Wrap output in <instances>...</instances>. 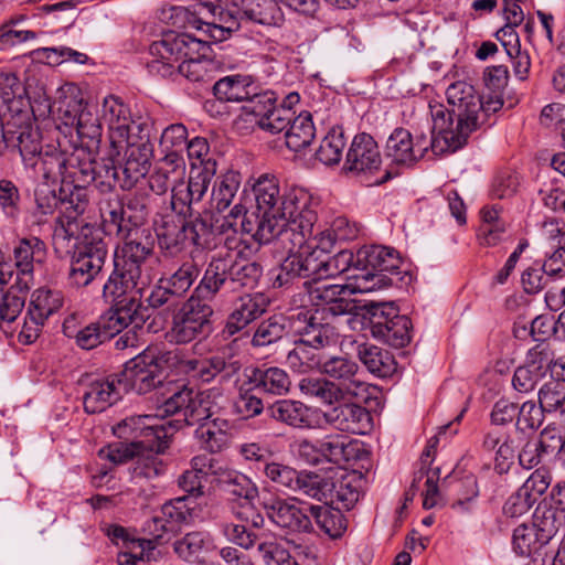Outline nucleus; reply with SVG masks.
<instances>
[{"instance_id": "36", "label": "nucleus", "mask_w": 565, "mask_h": 565, "mask_svg": "<svg viewBox=\"0 0 565 565\" xmlns=\"http://www.w3.org/2000/svg\"><path fill=\"white\" fill-rule=\"evenodd\" d=\"M266 414L277 423L292 428H310L312 426L311 409L300 401L277 399L267 405Z\"/></svg>"}, {"instance_id": "51", "label": "nucleus", "mask_w": 565, "mask_h": 565, "mask_svg": "<svg viewBox=\"0 0 565 565\" xmlns=\"http://www.w3.org/2000/svg\"><path fill=\"white\" fill-rule=\"evenodd\" d=\"M290 244L295 246L296 253H298L305 281H313L316 285L323 279H328L326 252L322 248H312L307 245V241L300 246L295 245L294 242H290Z\"/></svg>"}, {"instance_id": "35", "label": "nucleus", "mask_w": 565, "mask_h": 565, "mask_svg": "<svg viewBox=\"0 0 565 565\" xmlns=\"http://www.w3.org/2000/svg\"><path fill=\"white\" fill-rule=\"evenodd\" d=\"M102 226L107 234L128 235L130 227L124 205V196L119 193L103 194L98 201Z\"/></svg>"}, {"instance_id": "16", "label": "nucleus", "mask_w": 565, "mask_h": 565, "mask_svg": "<svg viewBox=\"0 0 565 565\" xmlns=\"http://www.w3.org/2000/svg\"><path fill=\"white\" fill-rule=\"evenodd\" d=\"M309 299L316 309L323 311L324 316L335 319L341 316L352 315L356 309L355 300L349 297L347 285L338 284H313L303 281Z\"/></svg>"}, {"instance_id": "47", "label": "nucleus", "mask_w": 565, "mask_h": 565, "mask_svg": "<svg viewBox=\"0 0 565 565\" xmlns=\"http://www.w3.org/2000/svg\"><path fill=\"white\" fill-rule=\"evenodd\" d=\"M302 265L295 246L288 248L287 255L281 262L269 270V280L274 289H289L305 279Z\"/></svg>"}, {"instance_id": "19", "label": "nucleus", "mask_w": 565, "mask_h": 565, "mask_svg": "<svg viewBox=\"0 0 565 565\" xmlns=\"http://www.w3.org/2000/svg\"><path fill=\"white\" fill-rule=\"evenodd\" d=\"M268 306L269 299L263 292L245 294L238 297L226 318L222 337L227 340L237 335L259 319L267 311Z\"/></svg>"}, {"instance_id": "42", "label": "nucleus", "mask_w": 565, "mask_h": 565, "mask_svg": "<svg viewBox=\"0 0 565 565\" xmlns=\"http://www.w3.org/2000/svg\"><path fill=\"white\" fill-rule=\"evenodd\" d=\"M310 510L315 529L317 526L320 532L332 540L343 536L348 529V519L340 509L328 502H323L321 505L312 504Z\"/></svg>"}, {"instance_id": "48", "label": "nucleus", "mask_w": 565, "mask_h": 565, "mask_svg": "<svg viewBox=\"0 0 565 565\" xmlns=\"http://www.w3.org/2000/svg\"><path fill=\"white\" fill-rule=\"evenodd\" d=\"M94 162L95 159L83 149L73 150L68 153L62 183L88 188L94 180Z\"/></svg>"}, {"instance_id": "24", "label": "nucleus", "mask_w": 565, "mask_h": 565, "mask_svg": "<svg viewBox=\"0 0 565 565\" xmlns=\"http://www.w3.org/2000/svg\"><path fill=\"white\" fill-rule=\"evenodd\" d=\"M194 502L189 497H178L168 500L160 508V515L152 516L145 523V531L168 533L178 530L182 524H189L194 516Z\"/></svg>"}, {"instance_id": "52", "label": "nucleus", "mask_w": 565, "mask_h": 565, "mask_svg": "<svg viewBox=\"0 0 565 565\" xmlns=\"http://www.w3.org/2000/svg\"><path fill=\"white\" fill-rule=\"evenodd\" d=\"M160 391L163 401L158 409L163 416H172L180 412H183L184 415L185 411L191 406L194 392L185 384L168 381Z\"/></svg>"}, {"instance_id": "33", "label": "nucleus", "mask_w": 565, "mask_h": 565, "mask_svg": "<svg viewBox=\"0 0 565 565\" xmlns=\"http://www.w3.org/2000/svg\"><path fill=\"white\" fill-rule=\"evenodd\" d=\"M258 85L252 75L233 74L217 79L212 87L213 95L222 103H246L255 96Z\"/></svg>"}, {"instance_id": "55", "label": "nucleus", "mask_w": 565, "mask_h": 565, "mask_svg": "<svg viewBox=\"0 0 565 565\" xmlns=\"http://www.w3.org/2000/svg\"><path fill=\"white\" fill-rule=\"evenodd\" d=\"M61 209L65 217L70 221H76L89 207L90 194L86 186L75 184H63L60 188Z\"/></svg>"}, {"instance_id": "34", "label": "nucleus", "mask_w": 565, "mask_h": 565, "mask_svg": "<svg viewBox=\"0 0 565 565\" xmlns=\"http://www.w3.org/2000/svg\"><path fill=\"white\" fill-rule=\"evenodd\" d=\"M245 377L262 393L285 395L289 393L291 380L288 373L278 366H253L246 369Z\"/></svg>"}, {"instance_id": "23", "label": "nucleus", "mask_w": 565, "mask_h": 565, "mask_svg": "<svg viewBox=\"0 0 565 565\" xmlns=\"http://www.w3.org/2000/svg\"><path fill=\"white\" fill-rule=\"evenodd\" d=\"M221 483L233 503L235 516L248 521L246 510H253V502L258 497L257 486L246 475L233 470L222 475Z\"/></svg>"}, {"instance_id": "1", "label": "nucleus", "mask_w": 565, "mask_h": 565, "mask_svg": "<svg viewBox=\"0 0 565 565\" xmlns=\"http://www.w3.org/2000/svg\"><path fill=\"white\" fill-rule=\"evenodd\" d=\"M152 56L181 61V76L194 83H210L222 63L215 58L211 43L188 32L164 31L161 38L149 46Z\"/></svg>"}, {"instance_id": "31", "label": "nucleus", "mask_w": 565, "mask_h": 565, "mask_svg": "<svg viewBox=\"0 0 565 565\" xmlns=\"http://www.w3.org/2000/svg\"><path fill=\"white\" fill-rule=\"evenodd\" d=\"M322 374L339 382L345 394L358 396L360 391H365V384L356 380L359 365L347 356H331L321 362Z\"/></svg>"}, {"instance_id": "29", "label": "nucleus", "mask_w": 565, "mask_h": 565, "mask_svg": "<svg viewBox=\"0 0 565 565\" xmlns=\"http://www.w3.org/2000/svg\"><path fill=\"white\" fill-rule=\"evenodd\" d=\"M264 475L278 487L301 492L310 497L311 490L315 488L316 472L301 470L285 465L282 462L270 461L263 467Z\"/></svg>"}, {"instance_id": "59", "label": "nucleus", "mask_w": 565, "mask_h": 565, "mask_svg": "<svg viewBox=\"0 0 565 565\" xmlns=\"http://www.w3.org/2000/svg\"><path fill=\"white\" fill-rule=\"evenodd\" d=\"M63 305L64 295L61 290L41 287L32 292L28 309L46 321Z\"/></svg>"}, {"instance_id": "13", "label": "nucleus", "mask_w": 565, "mask_h": 565, "mask_svg": "<svg viewBox=\"0 0 565 565\" xmlns=\"http://www.w3.org/2000/svg\"><path fill=\"white\" fill-rule=\"evenodd\" d=\"M358 482V479L349 473L335 478L316 472L315 488L310 492V498L328 502L341 511H349L360 499Z\"/></svg>"}, {"instance_id": "25", "label": "nucleus", "mask_w": 565, "mask_h": 565, "mask_svg": "<svg viewBox=\"0 0 565 565\" xmlns=\"http://www.w3.org/2000/svg\"><path fill=\"white\" fill-rule=\"evenodd\" d=\"M126 159L121 167L122 180L120 189L130 191L137 182L148 173L153 157V143L143 141H127Z\"/></svg>"}, {"instance_id": "50", "label": "nucleus", "mask_w": 565, "mask_h": 565, "mask_svg": "<svg viewBox=\"0 0 565 565\" xmlns=\"http://www.w3.org/2000/svg\"><path fill=\"white\" fill-rule=\"evenodd\" d=\"M190 466L191 468L183 471L178 478V486L188 493L189 499H196L204 495L203 482L206 481L209 476L205 468H212V460L204 456H195L191 459Z\"/></svg>"}, {"instance_id": "22", "label": "nucleus", "mask_w": 565, "mask_h": 565, "mask_svg": "<svg viewBox=\"0 0 565 565\" xmlns=\"http://www.w3.org/2000/svg\"><path fill=\"white\" fill-rule=\"evenodd\" d=\"M297 321L305 326L297 329L302 342L308 343L315 349H320L334 344L338 341L339 332L333 324V320L329 316H324L323 311H300L296 316Z\"/></svg>"}, {"instance_id": "39", "label": "nucleus", "mask_w": 565, "mask_h": 565, "mask_svg": "<svg viewBox=\"0 0 565 565\" xmlns=\"http://www.w3.org/2000/svg\"><path fill=\"white\" fill-rule=\"evenodd\" d=\"M241 230L245 234H250L253 239L259 244L270 243L275 238L280 239L281 234V225H278L275 214L267 216L257 207L245 213L241 221Z\"/></svg>"}, {"instance_id": "62", "label": "nucleus", "mask_w": 565, "mask_h": 565, "mask_svg": "<svg viewBox=\"0 0 565 565\" xmlns=\"http://www.w3.org/2000/svg\"><path fill=\"white\" fill-rule=\"evenodd\" d=\"M181 218L189 245L202 249L210 247L213 234L212 222L200 212Z\"/></svg>"}, {"instance_id": "5", "label": "nucleus", "mask_w": 565, "mask_h": 565, "mask_svg": "<svg viewBox=\"0 0 565 565\" xmlns=\"http://www.w3.org/2000/svg\"><path fill=\"white\" fill-rule=\"evenodd\" d=\"M363 324L373 338L394 348H404L412 340V320L398 313L392 302H369L363 307Z\"/></svg>"}, {"instance_id": "45", "label": "nucleus", "mask_w": 565, "mask_h": 565, "mask_svg": "<svg viewBox=\"0 0 565 565\" xmlns=\"http://www.w3.org/2000/svg\"><path fill=\"white\" fill-rule=\"evenodd\" d=\"M295 316L275 313L263 320L256 328L250 344L254 348L267 347L287 337L292 328Z\"/></svg>"}, {"instance_id": "28", "label": "nucleus", "mask_w": 565, "mask_h": 565, "mask_svg": "<svg viewBox=\"0 0 565 565\" xmlns=\"http://www.w3.org/2000/svg\"><path fill=\"white\" fill-rule=\"evenodd\" d=\"M228 289L226 259L213 257L205 266L198 285L192 289V297L213 305L222 291Z\"/></svg>"}, {"instance_id": "7", "label": "nucleus", "mask_w": 565, "mask_h": 565, "mask_svg": "<svg viewBox=\"0 0 565 565\" xmlns=\"http://www.w3.org/2000/svg\"><path fill=\"white\" fill-rule=\"evenodd\" d=\"M214 307L189 296L180 309L173 313L171 338L177 344H188L204 340L214 331Z\"/></svg>"}, {"instance_id": "53", "label": "nucleus", "mask_w": 565, "mask_h": 565, "mask_svg": "<svg viewBox=\"0 0 565 565\" xmlns=\"http://www.w3.org/2000/svg\"><path fill=\"white\" fill-rule=\"evenodd\" d=\"M253 191L258 211H263L267 216L278 213L276 207L281 200L282 192L276 175L262 174L253 184Z\"/></svg>"}, {"instance_id": "2", "label": "nucleus", "mask_w": 565, "mask_h": 565, "mask_svg": "<svg viewBox=\"0 0 565 565\" xmlns=\"http://www.w3.org/2000/svg\"><path fill=\"white\" fill-rule=\"evenodd\" d=\"M358 273L348 275L360 291L386 287L404 288L412 284L413 275L404 268L399 253L388 246H363L356 252Z\"/></svg>"}, {"instance_id": "56", "label": "nucleus", "mask_w": 565, "mask_h": 565, "mask_svg": "<svg viewBox=\"0 0 565 565\" xmlns=\"http://www.w3.org/2000/svg\"><path fill=\"white\" fill-rule=\"evenodd\" d=\"M222 4L220 0L200 1L191 8H179L175 11V19L183 22L184 28L203 30L205 22L216 21V14Z\"/></svg>"}, {"instance_id": "9", "label": "nucleus", "mask_w": 565, "mask_h": 565, "mask_svg": "<svg viewBox=\"0 0 565 565\" xmlns=\"http://www.w3.org/2000/svg\"><path fill=\"white\" fill-rule=\"evenodd\" d=\"M429 109L433 119L430 138L424 132L417 134L415 137L413 136V145L419 161L429 149L434 154L443 156L456 152L468 142L465 134L457 130L451 122L446 120L445 110L439 106V103L429 104Z\"/></svg>"}, {"instance_id": "4", "label": "nucleus", "mask_w": 565, "mask_h": 565, "mask_svg": "<svg viewBox=\"0 0 565 565\" xmlns=\"http://www.w3.org/2000/svg\"><path fill=\"white\" fill-rule=\"evenodd\" d=\"M174 358L170 351L159 355L148 348L125 363L122 371L117 374V384L121 386L122 393L134 391L142 395L161 390L166 383L162 364Z\"/></svg>"}, {"instance_id": "12", "label": "nucleus", "mask_w": 565, "mask_h": 565, "mask_svg": "<svg viewBox=\"0 0 565 565\" xmlns=\"http://www.w3.org/2000/svg\"><path fill=\"white\" fill-rule=\"evenodd\" d=\"M201 275V267L194 259L180 264L175 271L162 275L147 298L148 305L159 309L183 299Z\"/></svg>"}, {"instance_id": "41", "label": "nucleus", "mask_w": 565, "mask_h": 565, "mask_svg": "<svg viewBox=\"0 0 565 565\" xmlns=\"http://www.w3.org/2000/svg\"><path fill=\"white\" fill-rule=\"evenodd\" d=\"M241 19L259 24H276L281 18L278 0H231Z\"/></svg>"}, {"instance_id": "14", "label": "nucleus", "mask_w": 565, "mask_h": 565, "mask_svg": "<svg viewBox=\"0 0 565 565\" xmlns=\"http://www.w3.org/2000/svg\"><path fill=\"white\" fill-rule=\"evenodd\" d=\"M382 166V154L374 137L367 132L356 134L345 154L342 171L358 178L375 175Z\"/></svg>"}, {"instance_id": "10", "label": "nucleus", "mask_w": 565, "mask_h": 565, "mask_svg": "<svg viewBox=\"0 0 565 565\" xmlns=\"http://www.w3.org/2000/svg\"><path fill=\"white\" fill-rule=\"evenodd\" d=\"M107 255V244L103 239L79 243L70 258L67 287L79 290L93 284L100 276Z\"/></svg>"}, {"instance_id": "8", "label": "nucleus", "mask_w": 565, "mask_h": 565, "mask_svg": "<svg viewBox=\"0 0 565 565\" xmlns=\"http://www.w3.org/2000/svg\"><path fill=\"white\" fill-rule=\"evenodd\" d=\"M446 96L450 107L439 104L445 110L446 120L469 139L470 135L484 124L480 120V95L472 85L459 81L449 85Z\"/></svg>"}, {"instance_id": "11", "label": "nucleus", "mask_w": 565, "mask_h": 565, "mask_svg": "<svg viewBox=\"0 0 565 565\" xmlns=\"http://www.w3.org/2000/svg\"><path fill=\"white\" fill-rule=\"evenodd\" d=\"M268 520L278 529L291 534L316 533L311 521L312 503L279 497L264 498L260 502Z\"/></svg>"}, {"instance_id": "3", "label": "nucleus", "mask_w": 565, "mask_h": 565, "mask_svg": "<svg viewBox=\"0 0 565 565\" xmlns=\"http://www.w3.org/2000/svg\"><path fill=\"white\" fill-rule=\"evenodd\" d=\"M309 198L301 189H285L275 220L281 225L280 239L300 246L313 235L317 213L309 207Z\"/></svg>"}, {"instance_id": "37", "label": "nucleus", "mask_w": 565, "mask_h": 565, "mask_svg": "<svg viewBox=\"0 0 565 565\" xmlns=\"http://www.w3.org/2000/svg\"><path fill=\"white\" fill-rule=\"evenodd\" d=\"M534 514L557 532L565 526V480L551 487L537 503Z\"/></svg>"}, {"instance_id": "40", "label": "nucleus", "mask_w": 565, "mask_h": 565, "mask_svg": "<svg viewBox=\"0 0 565 565\" xmlns=\"http://www.w3.org/2000/svg\"><path fill=\"white\" fill-rule=\"evenodd\" d=\"M358 358L366 370L377 377H391L397 371L395 356L387 349L362 343L358 347Z\"/></svg>"}, {"instance_id": "17", "label": "nucleus", "mask_w": 565, "mask_h": 565, "mask_svg": "<svg viewBox=\"0 0 565 565\" xmlns=\"http://www.w3.org/2000/svg\"><path fill=\"white\" fill-rule=\"evenodd\" d=\"M124 244L114 255V264L141 278L142 267L154 252V239L149 228L135 230L119 236Z\"/></svg>"}, {"instance_id": "21", "label": "nucleus", "mask_w": 565, "mask_h": 565, "mask_svg": "<svg viewBox=\"0 0 565 565\" xmlns=\"http://www.w3.org/2000/svg\"><path fill=\"white\" fill-rule=\"evenodd\" d=\"M556 534L557 531L533 513L531 524L522 523L513 530V551L519 556H525L543 551Z\"/></svg>"}, {"instance_id": "60", "label": "nucleus", "mask_w": 565, "mask_h": 565, "mask_svg": "<svg viewBox=\"0 0 565 565\" xmlns=\"http://www.w3.org/2000/svg\"><path fill=\"white\" fill-rule=\"evenodd\" d=\"M241 174L236 171H227L214 183L211 195V206L217 212L225 211L239 188Z\"/></svg>"}, {"instance_id": "32", "label": "nucleus", "mask_w": 565, "mask_h": 565, "mask_svg": "<svg viewBox=\"0 0 565 565\" xmlns=\"http://www.w3.org/2000/svg\"><path fill=\"white\" fill-rule=\"evenodd\" d=\"M47 257V247L38 236L19 238L13 247V260L17 268L14 275L24 279L32 277L34 264L43 265Z\"/></svg>"}, {"instance_id": "15", "label": "nucleus", "mask_w": 565, "mask_h": 565, "mask_svg": "<svg viewBox=\"0 0 565 565\" xmlns=\"http://www.w3.org/2000/svg\"><path fill=\"white\" fill-rule=\"evenodd\" d=\"M384 153L391 163L372 184H384L399 175L402 169L413 168L419 162L413 145V135L404 127H397L392 131L386 140Z\"/></svg>"}, {"instance_id": "61", "label": "nucleus", "mask_w": 565, "mask_h": 565, "mask_svg": "<svg viewBox=\"0 0 565 565\" xmlns=\"http://www.w3.org/2000/svg\"><path fill=\"white\" fill-rule=\"evenodd\" d=\"M140 278L114 264V269L103 286L105 301H116L137 289Z\"/></svg>"}, {"instance_id": "58", "label": "nucleus", "mask_w": 565, "mask_h": 565, "mask_svg": "<svg viewBox=\"0 0 565 565\" xmlns=\"http://www.w3.org/2000/svg\"><path fill=\"white\" fill-rule=\"evenodd\" d=\"M345 146L347 139L343 128L341 126H333L322 138L315 157L326 166H335L340 163Z\"/></svg>"}, {"instance_id": "6", "label": "nucleus", "mask_w": 565, "mask_h": 565, "mask_svg": "<svg viewBox=\"0 0 565 565\" xmlns=\"http://www.w3.org/2000/svg\"><path fill=\"white\" fill-rule=\"evenodd\" d=\"M149 416L124 419L114 428L115 435L138 444V450L166 454L170 448L173 434L181 427V420H168L164 424H150Z\"/></svg>"}, {"instance_id": "38", "label": "nucleus", "mask_w": 565, "mask_h": 565, "mask_svg": "<svg viewBox=\"0 0 565 565\" xmlns=\"http://www.w3.org/2000/svg\"><path fill=\"white\" fill-rule=\"evenodd\" d=\"M172 547L175 555L182 561L190 564L205 565L204 557L212 547V537L205 531H191L175 540Z\"/></svg>"}, {"instance_id": "64", "label": "nucleus", "mask_w": 565, "mask_h": 565, "mask_svg": "<svg viewBox=\"0 0 565 565\" xmlns=\"http://www.w3.org/2000/svg\"><path fill=\"white\" fill-rule=\"evenodd\" d=\"M537 402L547 415L565 423V391L559 383H544L537 392Z\"/></svg>"}, {"instance_id": "18", "label": "nucleus", "mask_w": 565, "mask_h": 565, "mask_svg": "<svg viewBox=\"0 0 565 565\" xmlns=\"http://www.w3.org/2000/svg\"><path fill=\"white\" fill-rule=\"evenodd\" d=\"M29 284L14 275L11 266L0 262V321L13 322L25 306Z\"/></svg>"}, {"instance_id": "57", "label": "nucleus", "mask_w": 565, "mask_h": 565, "mask_svg": "<svg viewBox=\"0 0 565 565\" xmlns=\"http://www.w3.org/2000/svg\"><path fill=\"white\" fill-rule=\"evenodd\" d=\"M262 393L248 380L242 382L238 387V394L234 402V411L244 419L255 418L266 412L267 406L259 396Z\"/></svg>"}, {"instance_id": "44", "label": "nucleus", "mask_w": 565, "mask_h": 565, "mask_svg": "<svg viewBox=\"0 0 565 565\" xmlns=\"http://www.w3.org/2000/svg\"><path fill=\"white\" fill-rule=\"evenodd\" d=\"M228 289H254L263 277V266L258 262L246 259H226Z\"/></svg>"}, {"instance_id": "30", "label": "nucleus", "mask_w": 565, "mask_h": 565, "mask_svg": "<svg viewBox=\"0 0 565 565\" xmlns=\"http://www.w3.org/2000/svg\"><path fill=\"white\" fill-rule=\"evenodd\" d=\"M121 386L117 384V374L106 379H96L88 383L83 395V406L87 414L104 412L120 399Z\"/></svg>"}, {"instance_id": "46", "label": "nucleus", "mask_w": 565, "mask_h": 565, "mask_svg": "<svg viewBox=\"0 0 565 565\" xmlns=\"http://www.w3.org/2000/svg\"><path fill=\"white\" fill-rule=\"evenodd\" d=\"M186 365L204 383H210L217 375L230 379L239 370L238 362L226 359L224 354H214L203 360H190Z\"/></svg>"}, {"instance_id": "63", "label": "nucleus", "mask_w": 565, "mask_h": 565, "mask_svg": "<svg viewBox=\"0 0 565 565\" xmlns=\"http://www.w3.org/2000/svg\"><path fill=\"white\" fill-rule=\"evenodd\" d=\"M68 153L54 146H46L41 151L38 156V166L44 180L55 181L57 178L63 180Z\"/></svg>"}, {"instance_id": "43", "label": "nucleus", "mask_w": 565, "mask_h": 565, "mask_svg": "<svg viewBox=\"0 0 565 565\" xmlns=\"http://www.w3.org/2000/svg\"><path fill=\"white\" fill-rule=\"evenodd\" d=\"M140 298V289H136L131 294L121 296L116 301H107L111 306L103 316L114 329H118V334L134 322L141 307Z\"/></svg>"}, {"instance_id": "54", "label": "nucleus", "mask_w": 565, "mask_h": 565, "mask_svg": "<svg viewBox=\"0 0 565 565\" xmlns=\"http://www.w3.org/2000/svg\"><path fill=\"white\" fill-rule=\"evenodd\" d=\"M116 335H118V329H114L102 315L96 321L83 326L74 341L79 349L89 351L110 341Z\"/></svg>"}, {"instance_id": "27", "label": "nucleus", "mask_w": 565, "mask_h": 565, "mask_svg": "<svg viewBox=\"0 0 565 565\" xmlns=\"http://www.w3.org/2000/svg\"><path fill=\"white\" fill-rule=\"evenodd\" d=\"M182 227V218L173 214H162L160 220L154 222L158 248L162 257L174 258L186 249L189 243Z\"/></svg>"}, {"instance_id": "26", "label": "nucleus", "mask_w": 565, "mask_h": 565, "mask_svg": "<svg viewBox=\"0 0 565 565\" xmlns=\"http://www.w3.org/2000/svg\"><path fill=\"white\" fill-rule=\"evenodd\" d=\"M42 136L33 122H14L8 139L6 150L18 151L26 167H38V156L43 150Z\"/></svg>"}, {"instance_id": "49", "label": "nucleus", "mask_w": 565, "mask_h": 565, "mask_svg": "<svg viewBox=\"0 0 565 565\" xmlns=\"http://www.w3.org/2000/svg\"><path fill=\"white\" fill-rule=\"evenodd\" d=\"M316 137V127L312 115L309 111H301L298 116L294 115L286 132V146L294 152H299L309 147Z\"/></svg>"}, {"instance_id": "20", "label": "nucleus", "mask_w": 565, "mask_h": 565, "mask_svg": "<svg viewBox=\"0 0 565 565\" xmlns=\"http://www.w3.org/2000/svg\"><path fill=\"white\" fill-rule=\"evenodd\" d=\"M324 420L335 429L364 435L373 428L371 412L355 403H341L323 413Z\"/></svg>"}]
</instances>
